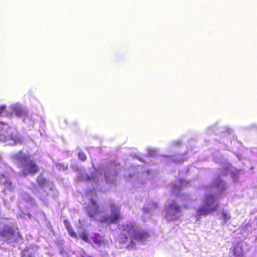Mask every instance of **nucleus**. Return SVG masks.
I'll list each match as a JSON object with an SVG mask.
<instances>
[{"label":"nucleus","mask_w":257,"mask_h":257,"mask_svg":"<svg viewBox=\"0 0 257 257\" xmlns=\"http://www.w3.org/2000/svg\"><path fill=\"white\" fill-rule=\"evenodd\" d=\"M67 230L68 231V233H69L70 236H71V237H73L74 238H76L77 237V234L74 231V230H73L72 227L67 229Z\"/></svg>","instance_id":"obj_19"},{"label":"nucleus","mask_w":257,"mask_h":257,"mask_svg":"<svg viewBox=\"0 0 257 257\" xmlns=\"http://www.w3.org/2000/svg\"><path fill=\"white\" fill-rule=\"evenodd\" d=\"M99 221L101 223H108V224H109L110 219H109V215H103V216H101L99 219Z\"/></svg>","instance_id":"obj_14"},{"label":"nucleus","mask_w":257,"mask_h":257,"mask_svg":"<svg viewBox=\"0 0 257 257\" xmlns=\"http://www.w3.org/2000/svg\"><path fill=\"white\" fill-rule=\"evenodd\" d=\"M233 254L235 257H243V249L239 245L234 246Z\"/></svg>","instance_id":"obj_11"},{"label":"nucleus","mask_w":257,"mask_h":257,"mask_svg":"<svg viewBox=\"0 0 257 257\" xmlns=\"http://www.w3.org/2000/svg\"><path fill=\"white\" fill-rule=\"evenodd\" d=\"M16 114L19 116H23L27 115V112L22 108H16L15 109Z\"/></svg>","instance_id":"obj_13"},{"label":"nucleus","mask_w":257,"mask_h":257,"mask_svg":"<svg viewBox=\"0 0 257 257\" xmlns=\"http://www.w3.org/2000/svg\"><path fill=\"white\" fill-rule=\"evenodd\" d=\"M36 180L39 186L41 187H45L48 185L49 182L48 180L42 174L37 176Z\"/></svg>","instance_id":"obj_10"},{"label":"nucleus","mask_w":257,"mask_h":257,"mask_svg":"<svg viewBox=\"0 0 257 257\" xmlns=\"http://www.w3.org/2000/svg\"><path fill=\"white\" fill-rule=\"evenodd\" d=\"M39 247L35 244H30L23 249L20 253L21 257H36L38 254Z\"/></svg>","instance_id":"obj_6"},{"label":"nucleus","mask_w":257,"mask_h":257,"mask_svg":"<svg viewBox=\"0 0 257 257\" xmlns=\"http://www.w3.org/2000/svg\"><path fill=\"white\" fill-rule=\"evenodd\" d=\"M81 238L86 242L90 243V241L88 238V234L83 232V233L80 234Z\"/></svg>","instance_id":"obj_18"},{"label":"nucleus","mask_w":257,"mask_h":257,"mask_svg":"<svg viewBox=\"0 0 257 257\" xmlns=\"http://www.w3.org/2000/svg\"><path fill=\"white\" fill-rule=\"evenodd\" d=\"M6 107L4 106H0V116L2 115L3 112L5 110Z\"/></svg>","instance_id":"obj_21"},{"label":"nucleus","mask_w":257,"mask_h":257,"mask_svg":"<svg viewBox=\"0 0 257 257\" xmlns=\"http://www.w3.org/2000/svg\"><path fill=\"white\" fill-rule=\"evenodd\" d=\"M202 203V206L199 207L196 210V213L199 216L211 214L216 211L219 206V203L216 201L215 196L213 194L205 195Z\"/></svg>","instance_id":"obj_3"},{"label":"nucleus","mask_w":257,"mask_h":257,"mask_svg":"<svg viewBox=\"0 0 257 257\" xmlns=\"http://www.w3.org/2000/svg\"><path fill=\"white\" fill-rule=\"evenodd\" d=\"M108 206L110 209V214L109 215V224H116L122 219L120 208L114 203L109 204Z\"/></svg>","instance_id":"obj_5"},{"label":"nucleus","mask_w":257,"mask_h":257,"mask_svg":"<svg viewBox=\"0 0 257 257\" xmlns=\"http://www.w3.org/2000/svg\"><path fill=\"white\" fill-rule=\"evenodd\" d=\"M221 217L225 223H226L230 218V215L225 211L222 212Z\"/></svg>","instance_id":"obj_16"},{"label":"nucleus","mask_w":257,"mask_h":257,"mask_svg":"<svg viewBox=\"0 0 257 257\" xmlns=\"http://www.w3.org/2000/svg\"><path fill=\"white\" fill-rule=\"evenodd\" d=\"M64 225H65V227H66L67 229H68L72 227V225L71 224V223L67 219H65L64 220Z\"/></svg>","instance_id":"obj_20"},{"label":"nucleus","mask_w":257,"mask_h":257,"mask_svg":"<svg viewBox=\"0 0 257 257\" xmlns=\"http://www.w3.org/2000/svg\"><path fill=\"white\" fill-rule=\"evenodd\" d=\"M12 139L14 140L15 143H18L19 144H22L23 142V139L18 135H15L13 137H12Z\"/></svg>","instance_id":"obj_15"},{"label":"nucleus","mask_w":257,"mask_h":257,"mask_svg":"<svg viewBox=\"0 0 257 257\" xmlns=\"http://www.w3.org/2000/svg\"><path fill=\"white\" fill-rule=\"evenodd\" d=\"M78 156L79 159L80 160H81L82 161H85L87 159L86 155L85 154V153L83 152H80L78 153Z\"/></svg>","instance_id":"obj_17"},{"label":"nucleus","mask_w":257,"mask_h":257,"mask_svg":"<svg viewBox=\"0 0 257 257\" xmlns=\"http://www.w3.org/2000/svg\"><path fill=\"white\" fill-rule=\"evenodd\" d=\"M6 125V124L0 122V132H2L3 130H4V127Z\"/></svg>","instance_id":"obj_22"},{"label":"nucleus","mask_w":257,"mask_h":257,"mask_svg":"<svg viewBox=\"0 0 257 257\" xmlns=\"http://www.w3.org/2000/svg\"><path fill=\"white\" fill-rule=\"evenodd\" d=\"M164 210L167 213L173 212V215L181 213L182 212L181 206L175 200H173L168 206L164 208Z\"/></svg>","instance_id":"obj_7"},{"label":"nucleus","mask_w":257,"mask_h":257,"mask_svg":"<svg viewBox=\"0 0 257 257\" xmlns=\"http://www.w3.org/2000/svg\"><path fill=\"white\" fill-rule=\"evenodd\" d=\"M4 139L5 140V137L4 136V135H0V139L2 140V139Z\"/></svg>","instance_id":"obj_23"},{"label":"nucleus","mask_w":257,"mask_h":257,"mask_svg":"<svg viewBox=\"0 0 257 257\" xmlns=\"http://www.w3.org/2000/svg\"><path fill=\"white\" fill-rule=\"evenodd\" d=\"M15 158L18 161L17 164V167L21 169L22 174L24 176L28 175L33 176L39 171V166L29 155H16Z\"/></svg>","instance_id":"obj_2"},{"label":"nucleus","mask_w":257,"mask_h":257,"mask_svg":"<svg viewBox=\"0 0 257 257\" xmlns=\"http://www.w3.org/2000/svg\"><path fill=\"white\" fill-rule=\"evenodd\" d=\"M90 202L92 206L90 207L88 210V215L90 218L94 217L99 212V206L97 202L91 198Z\"/></svg>","instance_id":"obj_9"},{"label":"nucleus","mask_w":257,"mask_h":257,"mask_svg":"<svg viewBox=\"0 0 257 257\" xmlns=\"http://www.w3.org/2000/svg\"><path fill=\"white\" fill-rule=\"evenodd\" d=\"M94 242L98 246H101L103 243L102 236L98 233H96L92 237Z\"/></svg>","instance_id":"obj_12"},{"label":"nucleus","mask_w":257,"mask_h":257,"mask_svg":"<svg viewBox=\"0 0 257 257\" xmlns=\"http://www.w3.org/2000/svg\"><path fill=\"white\" fill-rule=\"evenodd\" d=\"M212 187L217 189L218 195H221L224 193L226 189L225 183L220 178H216L213 181L212 184Z\"/></svg>","instance_id":"obj_8"},{"label":"nucleus","mask_w":257,"mask_h":257,"mask_svg":"<svg viewBox=\"0 0 257 257\" xmlns=\"http://www.w3.org/2000/svg\"><path fill=\"white\" fill-rule=\"evenodd\" d=\"M119 238L122 243H126L128 239H131L130 244L133 246L135 241L144 243L149 237L150 234L147 230L136 226V224L131 222H126L122 224Z\"/></svg>","instance_id":"obj_1"},{"label":"nucleus","mask_w":257,"mask_h":257,"mask_svg":"<svg viewBox=\"0 0 257 257\" xmlns=\"http://www.w3.org/2000/svg\"><path fill=\"white\" fill-rule=\"evenodd\" d=\"M0 238L8 243L23 239L19 228L8 224L0 229Z\"/></svg>","instance_id":"obj_4"}]
</instances>
